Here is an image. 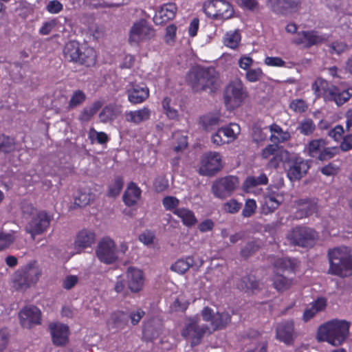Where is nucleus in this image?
I'll list each match as a JSON object with an SVG mask.
<instances>
[{
  "label": "nucleus",
  "instance_id": "1",
  "mask_svg": "<svg viewBox=\"0 0 352 352\" xmlns=\"http://www.w3.org/2000/svg\"><path fill=\"white\" fill-rule=\"evenodd\" d=\"M327 273L340 278L352 275V248L342 245L328 250Z\"/></svg>",
  "mask_w": 352,
  "mask_h": 352
},
{
  "label": "nucleus",
  "instance_id": "2",
  "mask_svg": "<svg viewBox=\"0 0 352 352\" xmlns=\"http://www.w3.org/2000/svg\"><path fill=\"white\" fill-rule=\"evenodd\" d=\"M187 81L192 90L196 92L213 93L220 86L219 74L212 67L192 68L188 74Z\"/></svg>",
  "mask_w": 352,
  "mask_h": 352
},
{
  "label": "nucleus",
  "instance_id": "3",
  "mask_svg": "<svg viewBox=\"0 0 352 352\" xmlns=\"http://www.w3.org/2000/svg\"><path fill=\"white\" fill-rule=\"evenodd\" d=\"M350 325L351 323L344 320H332L319 327L317 338L333 346L341 345L349 334Z\"/></svg>",
  "mask_w": 352,
  "mask_h": 352
},
{
  "label": "nucleus",
  "instance_id": "4",
  "mask_svg": "<svg viewBox=\"0 0 352 352\" xmlns=\"http://www.w3.org/2000/svg\"><path fill=\"white\" fill-rule=\"evenodd\" d=\"M312 89L318 97H322L326 101H333L338 106L347 102L352 96V87L341 89L321 78L315 81Z\"/></svg>",
  "mask_w": 352,
  "mask_h": 352
},
{
  "label": "nucleus",
  "instance_id": "5",
  "mask_svg": "<svg viewBox=\"0 0 352 352\" xmlns=\"http://www.w3.org/2000/svg\"><path fill=\"white\" fill-rule=\"evenodd\" d=\"M64 58L68 61L87 67L94 65L96 60V54L92 47H80V43L72 41L66 43L63 49Z\"/></svg>",
  "mask_w": 352,
  "mask_h": 352
},
{
  "label": "nucleus",
  "instance_id": "6",
  "mask_svg": "<svg viewBox=\"0 0 352 352\" xmlns=\"http://www.w3.org/2000/svg\"><path fill=\"white\" fill-rule=\"evenodd\" d=\"M223 97L226 107L231 111L241 106L248 97V91L243 82L236 78L225 87Z\"/></svg>",
  "mask_w": 352,
  "mask_h": 352
},
{
  "label": "nucleus",
  "instance_id": "7",
  "mask_svg": "<svg viewBox=\"0 0 352 352\" xmlns=\"http://www.w3.org/2000/svg\"><path fill=\"white\" fill-rule=\"evenodd\" d=\"M212 331L207 324H200L198 316L187 318L181 331L183 338L190 340L192 347L199 345L206 334H211Z\"/></svg>",
  "mask_w": 352,
  "mask_h": 352
},
{
  "label": "nucleus",
  "instance_id": "8",
  "mask_svg": "<svg viewBox=\"0 0 352 352\" xmlns=\"http://www.w3.org/2000/svg\"><path fill=\"white\" fill-rule=\"evenodd\" d=\"M41 274L42 271L38 265L32 261L15 272L13 282L18 289H26L36 284Z\"/></svg>",
  "mask_w": 352,
  "mask_h": 352
},
{
  "label": "nucleus",
  "instance_id": "9",
  "mask_svg": "<svg viewBox=\"0 0 352 352\" xmlns=\"http://www.w3.org/2000/svg\"><path fill=\"white\" fill-rule=\"evenodd\" d=\"M203 10L208 16L214 19H228L234 13L231 5L225 0L206 1L204 3Z\"/></svg>",
  "mask_w": 352,
  "mask_h": 352
},
{
  "label": "nucleus",
  "instance_id": "10",
  "mask_svg": "<svg viewBox=\"0 0 352 352\" xmlns=\"http://www.w3.org/2000/svg\"><path fill=\"white\" fill-rule=\"evenodd\" d=\"M318 238L316 232L307 227L297 226L287 234L290 243L301 247L311 246Z\"/></svg>",
  "mask_w": 352,
  "mask_h": 352
},
{
  "label": "nucleus",
  "instance_id": "11",
  "mask_svg": "<svg viewBox=\"0 0 352 352\" xmlns=\"http://www.w3.org/2000/svg\"><path fill=\"white\" fill-rule=\"evenodd\" d=\"M239 185L235 176H226L215 180L212 185V192L217 198L221 199L230 197Z\"/></svg>",
  "mask_w": 352,
  "mask_h": 352
},
{
  "label": "nucleus",
  "instance_id": "12",
  "mask_svg": "<svg viewBox=\"0 0 352 352\" xmlns=\"http://www.w3.org/2000/svg\"><path fill=\"white\" fill-rule=\"evenodd\" d=\"M201 316L205 322H210L212 333L225 329L231 320V316L228 313H214L213 309L208 307H206L201 310Z\"/></svg>",
  "mask_w": 352,
  "mask_h": 352
},
{
  "label": "nucleus",
  "instance_id": "13",
  "mask_svg": "<svg viewBox=\"0 0 352 352\" xmlns=\"http://www.w3.org/2000/svg\"><path fill=\"white\" fill-rule=\"evenodd\" d=\"M222 167L221 156L217 152L205 153L200 161L199 173L204 176H212Z\"/></svg>",
  "mask_w": 352,
  "mask_h": 352
},
{
  "label": "nucleus",
  "instance_id": "14",
  "mask_svg": "<svg viewBox=\"0 0 352 352\" xmlns=\"http://www.w3.org/2000/svg\"><path fill=\"white\" fill-rule=\"evenodd\" d=\"M96 254L100 261L107 265L115 263L118 259L116 243L109 237H104L100 240Z\"/></svg>",
  "mask_w": 352,
  "mask_h": 352
},
{
  "label": "nucleus",
  "instance_id": "15",
  "mask_svg": "<svg viewBox=\"0 0 352 352\" xmlns=\"http://www.w3.org/2000/svg\"><path fill=\"white\" fill-rule=\"evenodd\" d=\"M309 168L308 162L300 157L289 155L286 162L287 175L291 182L300 180Z\"/></svg>",
  "mask_w": 352,
  "mask_h": 352
},
{
  "label": "nucleus",
  "instance_id": "16",
  "mask_svg": "<svg viewBox=\"0 0 352 352\" xmlns=\"http://www.w3.org/2000/svg\"><path fill=\"white\" fill-rule=\"evenodd\" d=\"M323 139L311 140L307 147L309 155L311 157L324 161L332 158L338 153V147H327Z\"/></svg>",
  "mask_w": 352,
  "mask_h": 352
},
{
  "label": "nucleus",
  "instance_id": "17",
  "mask_svg": "<svg viewBox=\"0 0 352 352\" xmlns=\"http://www.w3.org/2000/svg\"><path fill=\"white\" fill-rule=\"evenodd\" d=\"M154 36V30L145 20L141 19L132 25L129 32V41L131 44H138L140 42L151 39Z\"/></svg>",
  "mask_w": 352,
  "mask_h": 352
},
{
  "label": "nucleus",
  "instance_id": "18",
  "mask_svg": "<svg viewBox=\"0 0 352 352\" xmlns=\"http://www.w3.org/2000/svg\"><path fill=\"white\" fill-rule=\"evenodd\" d=\"M52 217L45 211L35 213L26 226V230L32 238L45 232L50 225Z\"/></svg>",
  "mask_w": 352,
  "mask_h": 352
},
{
  "label": "nucleus",
  "instance_id": "19",
  "mask_svg": "<svg viewBox=\"0 0 352 352\" xmlns=\"http://www.w3.org/2000/svg\"><path fill=\"white\" fill-rule=\"evenodd\" d=\"M270 136V140L273 143L265 147V153L274 154L278 150V144L284 143L291 138V135L288 131L283 130L278 124L274 123L269 126Z\"/></svg>",
  "mask_w": 352,
  "mask_h": 352
},
{
  "label": "nucleus",
  "instance_id": "20",
  "mask_svg": "<svg viewBox=\"0 0 352 352\" xmlns=\"http://www.w3.org/2000/svg\"><path fill=\"white\" fill-rule=\"evenodd\" d=\"M326 41L327 38L324 35L320 34L316 31H301L298 32L294 38L295 44L301 45L304 47H310Z\"/></svg>",
  "mask_w": 352,
  "mask_h": 352
},
{
  "label": "nucleus",
  "instance_id": "21",
  "mask_svg": "<svg viewBox=\"0 0 352 352\" xmlns=\"http://www.w3.org/2000/svg\"><path fill=\"white\" fill-rule=\"evenodd\" d=\"M21 324L23 327L30 329L41 323V311L35 306L25 307L19 314Z\"/></svg>",
  "mask_w": 352,
  "mask_h": 352
},
{
  "label": "nucleus",
  "instance_id": "22",
  "mask_svg": "<svg viewBox=\"0 0 352 352\" xmlns=\"http://www.w3.org/2000/svg\"><path fill=\"white\" fill-rule=\"evenodd\" d=\"M127 286L133 293L140 292L144 285V276L143 272L135 267H129L126 272Z\"/></svg>",
  "mask_w": 352,
  "mask_h": 352
},
{
  "label": "nucleus",
  "instance_id": "23",
  "mask_svg": "<svg viewBox=\"0 0 352 352\" xmlns=\"http://www.w3.org/2000/svg\"><path fill=\"white\" fill-rule=\"evenodd\" d=\"M126 93L129 101L132 104L143 102L149 96V90L144 84L131 83Z\"/></svg>",
  "mask_w": 352,
  "mask_h": 352
},
{
  "label": "nucleus",
  "instance_id": "24",
  "mask_svg": "<svg viewBox=\"0 0 352 352\" xmlns=\"http://www.w3.org/2000/svg\"><path fill=\"white\" fill-rule=\"evenodd\" d=\"M302 0H268L270 6L274 12L287 14L299 9Z\"/></svg>",
  "mask_w": 352,
  "mask_h": 352
},
{
  "label": "nucleus",
  "instance_id": "25",
  "mask_svg": "<svg viewBox=\"0 0 352 352\" xmlns=\"http://www.w3.org/2000/svg\"><path fill=\"white\" fill-rule=\"evenodd\" d=\"M294 203L296 206L294 216L298 219L313 214L317 210L316 202L309 199H300L295 201Z\"/></svg>",
  "mask_w": 352,
  "mask_h": 352
},
{
  "label": "nucleus",
  "instance_id": "26",
  "mask_svg": "<svg viewBox=\"0 0 352 352\" xmlns=\"http://www.w3.org/2000/svg\"><path fill=\"white\" fill-rule=\"evenodd\" d=\"M53 343L56 346L65 345L68 341L69 327L61 323L50 325Z\"/></svg>",
  "mask_w": 352,
  "mask_h": 352
},
{
  "label": "nucleus",
  "instance_id": "27",
  "mask_svg": "<svg viewBox=\"0 0 352 352\" xmlns=\"http://www.w3.org/2000/svg\"><path fill=\"white\" fill-rule=\"evenodd\" d=\"M294 327L292 320L283 321L278 324L276 327V338L289 344L294 340Z\"/></svg>",
  "mask_w": 352,
  "mask_h": 352
},
{
  "label": "nucleus",
  "instance_id": "28",
  "mask_svg": "<svg viewBox=\"0 0 352 352\" xmlns=\"http://www.w3.org/2000/svg\"><path fill=\"white\" fill-rule=\"evenodd\" d=\"M96 234L94 232L83 229L76 235L74 246L77 251L81 252L85 248L91 247L95 242Z\"/></svg>",
  "mask_w": 352,
  "mask_h": 352
},
{
  "label": "nucleus",
  "instance_id": "29",
  "mask_svg": "<svg viewBox=\"0 0 352 352\" xmlns=\"http://www.w3.org/2000/svg\"><path fill=\"white\" fill-rule=\"evenodd\" d=\"M177 7L174 3H166L163 5L157 10L154 16L153 21L156 25H162L173 19L176 13Z\"/></svg>",
  "mask_w": 352,
  "mask_h": 352
},
{
  "label": "nucleus",
  "instance_id": "30",
  "mask_svg": "<svg viewBox=\"0 0 352 352\" xmlns=\"http://www.w3.org/2000/svg\"><path fill=\"white\" fill-rule=\"evenodd\" d=\"M151 110L146 107L135 111H127L124 113L126 122L139 124L150 118Z\"/></svg>",
  "mask_w": 352,
  "mask_h": 352
},
{
  "label": "nucleus",
  "instance_id": "31",
  "mask_svg": "<svg viewBox=\"0 0 352 352\" xmlns=\"http://www.w3.org/2000/svg\"><path fill=\"white\" fill-rule=\"evenodd\" d=\"M129 321V316L124 311H116L111 314L107 320V326L110 329H122Z\"/></svg>",
  "mask_w": 352,
  "mask_h": 352
},
{
  "label": "nucleus",
  "instance_id": "32",
  "mask_svg": "<svg viewBox=\"0 0 352 352\" xmlns=\"http://www.w3.org/2000/svg\"><path fill=\"white\" fill-rule=\"evenodd\" d=\"M141 192L140 188L134 182H131L123 195V201L126 206H133L138 203Z\"/></svg>",
  "mask_w": 352,
  "mask_h": 352
},
{
  "label": "nucleus",
  "instance_id": "33",
  "mask_svg": "<svg viewBox=\"0 0 352 352\" xmlns=\"http://www.w3.org/2000/svg\"><path fill=\"white\" fill-rule=\"evenodd\" d=\"M120 113V106L115 104H110L102 109L98 117L101 122L107 123L116 119Z\"/></svg>",
  "mask_w": 352,
  "mask_h": 352
},
{
  "label": "nucleus",
  "instance_id": "34",
  "mask_svg": "<svg viewBox=\"0 0 352 352\" xmlns=\"http://www.w3.org/2000/svg\"><path fill=\"white\" fill-rule=\"evenodd\" d=\"M327 306V300L324 298H318L314 302L309 304L303 314V320L307 322L317 313L323 311Z\"/></svg>",
  "mask_w": 352,
  "mask_h": 352
},
{
  "label": "nucleus",
  "instance_id": "35",
  "mask_svg": "<svg viewBox=\"0 0 352 352\" xmlns=\"http://www.w3.org/2000/svg\"><path fill=\"white\" fill-rule=\"evenodd\" d=\"M96 196V192L89 187L84 188L75 198L74 204L78 207H84L94 201Z\"/></svg>",
  "mask_w": 352,
  "mask_h": 352
},
{
  "label": "nucleus",
  "instance_id": "36",
  "mask_svg": "<svg viewBox=\"0 0 352 352\" xmlns=\"http://www.w3.org/2000/svg\"><path fill=\"white\" fill-rule=\"evenodd\" d=\"M173 214L180 218L183 224L187 227L193 226L197 223L194 212L188 208H179L173 210Z\"/></svg>",
  "mask_w": 352,
  "mask_h": 352
},
{
  "label": "nucleus",
  "instance_id": "37",
  "mask_svg": "<svg viewBox=\"0 0 352 352\" xmlns=\"http://www.w3.org/2000/svg\"><path fill=\"white\" fill-rule=\"evenodd\" d=\"M267 155H272L267 163L268 167L276 168L282 161L287 162L289 153L283 148H278V150L276 151L274 154L266 153L265 158L267 157Z\"/></svg>",
  "mask_w": 352,
  "mask_h": 352
},
{
  "label": "nucleus",
  "instance_id": "38",
  "mask_svg": "<svg viewBox=\"0 0 352 352\" xmlns=\"http://www.w3.org/2000/svg\"><path fill=\"white\" fill-rule=\"evenodd\" d=\"M101 107L102 102L100 101H96L92 103L90 106L83 108L78 116V120L81 122H87L89 121L101 108Z\"/></svg>",
  "mask_w": 352,
  "mask_h": 352
},
{
  "label": "nucleus",
  "instance_id": "39",
  "mask_svg": "<svg viewBox=\"0 0 352 352\" xmlns=\"http://www.w3.org/2000/svg\"><path fill=\"white\" fill-rule=\"evenodd\" d=\"M220 132H223L226 142L230 143L235 140L240 134L241 128L236 123H230V124L220 128Z\"/></svg>",
  "mask_w": 352,
  "mask_h": 352
},
{
  "label": "nucleus",
  "instance_id": "40",
  "mask_svg": "<svg viewBox=\"0 0 352 352\" xmlns=\"http://www.w3.org/2000/svg\"><path fill=\"white\" fill-rule=\"evenodd\" d=\"M195 263L192 256H187L176 261L170 267V270L180 274H184Z\"/></svg>",
  "mask_w": 352,
  "mask_h": 352
},
{
  "label": "nucleus",
  "instance_id": "41",
  "mask_svg": "<svg viewBox=\"0 0 352 352\" xmlns=\"http://www.w3.org/2000/svg\"><path fill=\"white\" fill-rule=\"evenodd\" d=\"M86 98L87 96L83 91L80 89L74 90L68 102L67 109L72 110L82 105L86 100Z\"/></svg>",
  "mask_w": 352,
  "mask_h": 352
},
{
  "label": "nucleus",
  "instance_id": "42",
  "mask_svg": "<svg viewBox=\"0 0 352 352\" xmlns=\"http://www.w3.org/2000/svg\"><path fill=\"white\" fill-rule=\"evenodd\" d=\"M273 285L278 292L289 289L294 284L292 278H288L282 274H276L273 278Z\"/></svg>",
  "mask_w": 352,
  "mask_h": 352
},
{
  "label": "nucleus",
  "instance_id": "43",
  "mask_svg": "<svg viewBox=\"0 0 352 352\" xmlns=\"http://www.w3.org/2000/svg\"><path fill=\"white\" fill-rule=\"evenodd\" d=\"M316 126L311 118H305L298 122L296 128L300 134L306 136L311 135L315 131Z\"/></svg>",
  "mask_w": 352,
  "mask_h": 352
},
{
  "label": "nucleus",
  "instance_id": "44",
  "mask_svg": "<svg viewBox=\"0 0 352 352\" xmlns=\"http://www.w3.org/2000/svg\"><path fill=\"white\" fill-rule=\"evenodd\" d=\"M219 118L216 116L206 115L200 118V124L206 131H212L219 125Z\"/></svg>",
  "mask_w": 352,
  "mask_h": 352
},
{
  "label": "nucleus",
  "instance_id": "45",
  "mask_svg": "<svg viewBox=\"0 0 352 352\" xmlns=\"http://www.w3.org/2000/svg\"><path fill=\"white\" fill-rule=\"evenodd\" d=\"M264 183V175L261 174L259 177H248L243 184V189L246 192H254V188L259 184Z\"/></svg>",
  "mask_w": 352,
  "mask_h": 352
},
{
  "label": "nucleus",
  "instance_id": "46",
  "mask_svg": "<svg viewBox=\"0 0 352 352\" xmlns=\"http://www.w3.org/2000/svg\"><path fill=\"white\" fill-rule=\"evenodd\" d=\"M241 41V35L238 31L229 32L226 34L223 38V43L226 46L234 49Z\"/></svg>",
  "mask_w": 352,
  "mask_h": 352
},
{
  "label": "nucleus",
  "instance_id": "47",
  "mask_svg": "<svg viewBox=\"0 0 352 352\" xmlns=\"http://www.w3.org/2000/svg\"><path fill=\"white\" fill-rule=\"evenodd\" d=\"M328 46L329 53L331 54L340 55L349 50L347 43L342 41H333Z\"/></svg>",
  "mask_w": 352,
  "mask_h": 352
},
{
  "label": "nucleus",
  "instance_id": "48",
  "mask_svg": "<svg viewBox=\"0 0 352 352\" xmlns=\"http://www.w3.org/2000/svg\"><path fill=\"white\" fill-rule=\"evenodd\" d=\"M281 201L282 197L278 194L265 195V208H267L269 212H272L278 207Z\"/></svg>",
  "mask_w": 352,
  "mask_h": 352
},
{
  "label": "nucleus",
  "instance_id": "49",
  "mask_svg": "<svg viewBox=\"0 0 352 352\" xmlns=\"http://www.w3.org/2000/svg\"><path fill=\"white\" fill-rule=\"evenodd\" d=\"M88 136L91 142H96L101 144L109 140V138L104 132H98L94 128L89 129Z\"/></svg>",
  "mask_w": 352,
  "mask_h": 352
},
{
  "label": "nucleus",
  "instance_id": "50",
  "mask_svg": "<svg viewBox=\"0 0 352 352\" xmlns=\"http://www.w3.org/2000/svg\"><path fill=\"white\" fill-rule=\"evenodd\" d=\"M123 184L122 179L120 177H116L109 186L107 195L112 197L118 196L123 188Z\"/></svg>",
  "mask_w": 352,
  "mask_h": 352
},
{
  "label": "nucleus",
  "instance_id": "51",
  "mask_svg": "<svg viewBox=\"0 0 352 352\" xmlns=\"http://www.w3.org/2000/svg\"><path fill=\"white\" fill-rule=\"evenodd\" d=\"M14 148L13 139L0 134V151L8 153Z\"/></svg>",
  "mask_w": 352,
  "mask_h": 352
},
{
  "label": "nucleus",
  "instance_id": "52",
  "mask_svg": "<svg viewBox=\"0 0 352 352\" xmlns=\"http://www.w3.org/2000/svg\"><path fill=\"white\" fill-rule=\"evenodd\" d=\"M242 204L238 202L236 199H232L227 202H226L223 206V210L230 214H235L238 212Z\"/></svg>",
  "mask_w": 352,
  "mask_h": 352
},
{
  "label": "nucleus",
  "instance_id": "53",
  "mask_svg": "<svg viewBox=\"0 0 352 352\" xmlns=\"http://www.w3.org/2000/svg\"><path fill=\"white\" fill-rule=\"evenodd\" d=\"M164 208L166 210H171L173 212L175 209H178L177 206L179 204V200L175 197L166 196L162 200Z\"/></svg>",
  "mask_w": 352,
  "mask_h": 352
},
{
  "label": "nucleus",
  "instance_id": "54",
  "mask_svg": "<svg viewBox=\"0 0 352 352\" xmlns=\"http://www.w3.org/2000/svg\"><path fill=\"white\" fill-rule=\"evenodd\" d=\"M263 128L261 124H255L252 126V140L257 144H262L264 140Z\"/></svg>",
  "mask_w": 352,
  "mask_h": 352
},
{
  "label": "nucleus",
  "instance_id": "55",
  "mask_svg": "<svg viewBox=\"0 0 352 352\" xmlns=\"http://www.w3.org/2000/svg\"><path fill=\"white\" fill-rule=\"evenodd\" d=\"M256 208V201L254 199H248L245 201L244 208L242 210V215L244 217H251L255 212Z\"/></svg>",
  "mask_w": 352,
  "mask_h": 352
},
{
  "label": "nucleus",
  "instance_id": "56",
  "mask_svg": "<svg viewBox=\"0 0 352 352\" xmlns=\"http://www.w3.org/2000/svg\"><path fill=\"white\" fill-rule=\"evenodd\" d=\"M290 108L296 113H303L307 109V104L301 99H296L291 102Z\"/></svg>",
  "mask_w": 352,
  "mask_h": 352
},
{
  "label": "nucleus",
  "instance_id": "57",
  "mask_svg": "<svg viewBox=\"0 0 352 352\" xmlns=\"http://www.w3.org/2000/svg\"><path fill=\"white\" fill-rule=\"evenodd\" d=\"M78 282V277L76 275H68L63 280L62 286L65 289H72Z\"/></svg>",
  "mask_w": 352,
  "mask_h": 352
},
{
  "label": "nucleus",
  "instance_id": "58",
  "mask_svg": "<svg viewBox=\"0 0 352 352\" xmlns=\"http://www.w3.org/2000/svg\"><path fill=\"white\" fill-rule=\"evenodd\" d=\"M262 76L263 71L261 68L250 69L246 73L247 80L252 82L260 80Z\"/></svg>",
  "mask_w": 352,
  "mask_h": 352
},
{
  "label": "nucleus",
  "instance_id": "59",
  "mask_svg": "<svg viewBox=\"0 0 352 352\" xmlns=\"http://www.w3.org/2000/svg\"><path fill=\"white\" fill-rule=\"evenodd\" d=\"M145 312L140 308H138L135 310L131 311L129 316V319L130 318L131 322L133 325L137 324L142 317L144 316Z\"/></svg>",
  "mask_w": 352,
  "mask_h": 352
},
{
  "label": "nucleus",
  "instance_id": "60",
  "mask_svg": "<svg viewBox=\"0 0 352 352\" xmlns=\"http://www.w3.org/2000/svg\"><path fill=\"white\" fill-rule=\"evenodd\" d=\"M14 239L13 235L10 233H0V250L8 247Z\"/></svg>",
  "mask_w": 352,
  "mask_h": 352
},
{
  "label": "nucleus",
  "instance_id": "61",
  "mask_svg": "<svg viewBox=\"0 0 352 352\" xmlns=\"http://www.w3.org/2000/svg\"><path fill=\"white\" fill-rule=\"evenodd\" d=\"M155 234L149 230H146L140 234L139 240L146 245H151L153 243Z\"/></svg>",
  "mask_w": 352,
  "mask_h": 352
},
{
  "label": "nucleus",
  "instance_id": "62",
  "mask_svg": "<svg viewBox=\"0 0 352 352\" xmlns=\"http://www.w3.org/2000/svg\"><path fill=\"white\" fill-rule=\"evenodd\" d=\"M21 210L23 214L25 217H32L35 213L38 212L39 211L37 210L34 208V206L30 204L24 203L21 206Z\"/></svg>",
  "mask_w": 352,
  "mask_h": 352
},
{
  "label": "nucleus",
  "instance_id": "63",
  "mask_svg": "<svg viewBox=\"0 0 352 352\" xmlns=\"http://www.w3.org/2000/svg\"><path fill=\"white\" fill-rule=\"evenodd\" d=\"M47 10L52 14H57L63 10V5L58 1H50L47 5Z\"/></svg>",
  "mask_w": 352,
  "mask_h": 352
},
{
  "label": "nucleus",
  "instance_id": "64",
  "mask_svg": "<svg viewBox=\"0 0 352 352\" xmlns=\"http://www.w3.org/2000/svg\"><path fill=\"white\" fill-rule=\"evenodd\" d=\"M344 129L342 126L337 125L333 129L330 130L328 135L330 138H333L336 141H338L342 138Z\"/></svg>",
  "mask_w": 352,
  "mask_h": 352
}]
</instances>
